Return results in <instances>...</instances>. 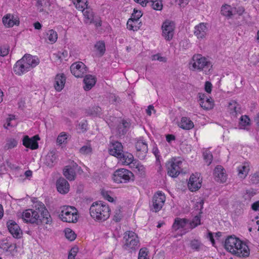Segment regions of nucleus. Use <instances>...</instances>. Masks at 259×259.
I'll return each mask as SVG.
<instances>
[{"label": "nucleus", "instance_id": "nucleus-40", "mask_svg": "<svg viewBox=\"0 0 259 259\" xmlns=\"http://www.w3.org/2000/svg\"><path fill=\"white\" fill-rule=\"evenodd\" d=\"M64 232L66 238L69 241H73L76 237L74 232L69 228L66 229Z\"/></svg>", "mask_w": 259, "mask_h": 259}, {"label": "nucleus", "instance_id": "nucleus-20", "mask_svg": "<svg viewBox=\"0 0 259 259\" xmlns=\"http://www.w3.org/2000/svg\"><path fill=\"white\" fill-rule=\"evenodd\" d=\"M213 175L215 180L218 182L224 183L227 180L225 170L221 165H217L215 167Z\"/></svg>", "mask_w": 259, "mask_h": 259}, {"label": "nucleus", "instance_id": "nucleus-33", "mask_svg": "<svg viewBox=\"0 0 259 259\" xmlns=\"http://www.w3.org/2000/svg\"><path fill=\"white\" fill-rule=\"evenodd\" d=\"M122 162L126 165H129L132 163L134 160L133 155L129 153H123L121 154V157H118Z\"/></svg>", "mask_w": 259, "mask_h": 259}, {"label": "nucleus", "instance_id": "nucleus-59", "mask_svg": "<svg viewBox=\"0 0 259 259\" xmlns=\"http://www.w3.org/2000/svg\"><path fill=\"white\" fill-rule=\"evenodd\" d=\"M181 7H185L189 3V0H176Z\"/></svg>", "mask_w": 259, "mask_h": 259}, {"label": "nucleus", "instance_id": "nucleus-46", "mask_svg": "<svg viewBox=\"0 0 259 259\" xmlns=\"http://www.w3.org/2000/svg\"><path fill=\"white\" fill-rule=\"evenodd\" d=\"M142 13H141V11L134 9L133 13L132 14L131 17L130 19H132V20L139 21L140 18L142 17Z\"/></svg>", "mask_w": 259, "mask_h": 259}, {"label": "nucleus", "instance_id": "nucleus-1", "mask_svg": "<svg viewBox=\"0 0 259 259\" xmlns=\"http://www.w3.org/2000/svg\"><path fill=\"white\" fill-rule=\"evenodd\" d=\"M34 207V209H27L23 212L22 219L25 223L39 225L52 222V218L44 203L38 202Z\"/></svg>", "mask_w": 259, "mask_h": 259}, {"label": "nucleus", "instance_id": "nucleus-47", "mask_svg": "<svg viewBox=\"0 0 259 259\" xmlns=\"http://www.w3.org/2000/svg\"><path fill=\"white\" fill-rule=\"evenodd\" d=\"M92 148L90 145H85L79 149V152L82 154L87 155L91 153Z\"/></svg>", "mask_w": 259, "mask_h": 259}, {"label": "nucleus", "instance_id": "nucleus-7", "mask_svg": "<svg viewBox=\"0 0 259 259\" xmlns=\"http://www.w3.org/2000/svg\"><path fill=\"white\" fill-rule=\"evenodd\" d=\"M123 240L125 242L124 247L125 249H137L140 246L139 240L137 235L134 232L129 231L124 234Z\"/></svg>", "mask_w": 259, "mask_h": 259}, {"label": "nucleus", "instance_id": "nucleus-34", "mask_svg": "<svg viewBox=\"0 0 259 259\" xmlns=\"http://www.w3.org/2000/svg\"><path fill=\"white\" fill-rule=\"evenodd\" d=\"M72 1L76 8L79 11H82L88 7L87 0H72Z\"/></svg>", "mask_w": 259, "mask_h": 259}, {"label": "nucleus", "instance_id": "nucleus-53", "mask_svg": "<svg viewBox=\"0 0 259 259\" xmlns=\"http://www.w3.org/2000/svg\"><path fill=\"white\" fill-rule=\"evenodd\" d=\"M101 194L103 197L108 201L112 202L114 201L113 198L110 196L108 191L102 190Z\"/></svg>", "mask_w": 259, "mask_h": 259}, {"label": "nucleus", "instance_id": "nucleus-9", "mask_svg": "<svg viewBox=\"0 0 259 259\" xmlns=\"http://www.w3.org/2000/svg\"><path fill=\"white\" fill-rule=\"evenodd\" d=\"M131 126V123L129 120L118 119L115 128V136L119 138L124 137L129 131Z\"/></svg>", "mask_w": 259, "mask_h": 259}, {"label": "nucleus", "instance_id": "nucleus-48", "mask_svg": "<svg viewBox=\"0 0 259 259\" xmlns=\"http://www.w3.org/2000/svg\"><path fill=\"white\" fill-rule=\"evenodd\" d=\"M250 182L252 184H257L259 183V172H256L249 177Z\"/></svg>", "mask_w": 259, "mask_h": 259}, {"label": "nucleus", "instance_id": "nucleus-57", "mask_svg": "<svg viewBox=\"0 0 259 259\" xmlns=\"http://www.w3.org/2000/svg\"><path fill=\"white\" fill-rule=\"evenodd\" d=\"M78 251V248L77 247H72L69 253V255L72 256L73 257H75L77 254V253Z\"/></svg>", "mask_w": 259, "mask_h": 259}, {"label": "nucleus", "instance_id": "nucleus-10", "mask_svg": "<svg viewBox=\"0 0 259 259\" xmlns=\"http://www.w3.org/2000/svg\"><path fill=\"white\" fill-rule=\"evenodd\" d=\"M175 23L170 20H166L161 26L162 35L166 40H170L174 36Z\"/></svg>", "mask_w": 259, "mask_h": 259}, {"label": "nucleus", "instance_id": "nucleus-44", "mask_svg": "<svg viewBox=\"0 0 259 259\" xmlns=\"http://www.w3.org/2000/svg\"><path fill=\"white\" fill-rule=\"evenodd\" d=\"M190 228L193 229L196 227L197 226L200 224V217L196 215L195 216L192 221L189 222Z\"/></svg>", "mask_w": 259, "mask_h": 259}, {"label": "nucleus", "instance_id": "nucleus-50", "mask_svg": "<svg viewBox=\"0 0 259 259\" xmlns=\"http://www.w3.org/2000/svg\"><path fill=\"white\" fill-rule=\"evenodd\" d=\"M9 52V47L7 45H4L0 48V56H6Z\"/></svg>", "mask_w": 259, "mask_h": 259}, {"label": "nucleus", "instance_id": "nucleus-28", "mask_svg": "<svg viewBox=\"0 0 259 259\" xmlns=\"http://www.w3.org/2000/svg\"><path fill=\"white\" fill-rule=\"evenodd\" d=\"M3 23L6 27H11L14 25H18L19 21L14 19V16L10 14H7L3 18Z\"/></svg>", "mask_w": 259, "mask_h": 259}, {"label": "nucleus", "instance_id": "nucleus-2", "mask_svg": "<svg viewBox=\"0 0 259 259\" xmlns=\"http://www.w3.org/2000/svg\"><path fill=\"white\" fill-rule=\"evenodd\" d=\"M226 250L239 257H247L249 255L248 246L235 236H229L225 241Z\"/></svg>", "mask_w": 259, "mask_h": 259}, {"label": "nucleus", "instance_id": "nucleus-27", "mask_svg": "<svg viewBox=\"0 0 259 259\" xmlns=\"http://www.w3.org/2000/svg\"><path fill=\"white\" fill-rule=\"evenodd\" d=\"M85 18V23L92 24L94 23V14L93 10L90 7H87L85 9L81 11Z\"/></svg>", "mask_w": 259, "mask_h": 259}, {"label": "nucleus", "instance_id": "nucleus-37", "mask_svg": "<svg viewBox=\"0 0 259 259\" xmlns=\"http://www.w3.org/2000/svg\"><path fill=\"white\" fill-rule=\"evenodd\" d=\"M101 108L98 106H93L86 110V114L88 115L96 116L100 113Z\"/></svg>", "mask_w": 259, "mask_h": 259}, {"label": "nucleus", "instance_id": "nucleus-60", "mask_svg": "<svg viewBox=\"0 0 259 259\" xmlns=\"http://www.w3.org/2000/svg\"><path fill=\"white\" fill-rule=\"evenodd\" d=\"M111 101L113 104H117L119 103L120 100V98L118 96H116L115 95H112L110 97Z\"/></svg>", "mask_w": 259, "mask_h": 259}, {"label": "nucleus", "instance_id": "nucleus-17", "mask_svg": "<svg viewBox=\"0 0 259 259\" xmlns=\"http://www.w3.org/2000/svg\"><path fill=\"white\" fill-rule=\"evenodd\" d=\"M109 153L111 155L117 158L121 157L123 152V146L121 143L118 141H112L110 143Z\"/></svg>", "mask_w": 259, "mask_h": 259}, {"label": "nucleus", "instance_id": "nucleus-56", "mask_svg": "<svg viewBox=\"0 0 259 259\" xmlns=\"http://www.w3.org/2000/svg\"><path fill=\"white\" fill-rule=\"evenodd\" d=\"M212 84L210 82L207 81L205 83V91L208 93H210L212 91Z\"/></svg>", "mask_w": 259, "mask_h": 259}, {"label": "nucleus", "instance_id": "nucleus-36", "mask_svg": "<svg viewBox=\"0 0 259 259\" xmlns=\"http://www.w3.org/2000/svg\"><path fill=\"white\" fill-rule=\"evenodd\" d=\"M48 36V39L51 42V44L55 43L58 38V34L57 32L53 29L48 30L46 32Z\"/></svg>", "mask_w": 259, "mask_h": 259}, {"label": "nucleus", "instance_id": "nucleus-23", "mask_svg": "<svg viewBox=\"0 0 259 259\" xmlns=\"http://www.w3.org/2000/svg\"><path fill=\"white\" fill-rule=\"evenodd\" d=\"M57 157L55 151H50L46 156L45 164L50 167H53L57 162Z\"/></svg>", "mask_w": 259, "mask_h": 259}, {"label": "nucleus", "instance_id": "nucleus-55", "mask_svg": "<svg viewBox=\"0 0 259 259\" xmlns=\"http://www.w3.org/2000/svg\"><path fill=\"white\" fill-rule=\"evenodd\" d=\"M121 219V214L120 209H116L114 215L113 220L116 222H119Z\"/></svg>", "mask_w": 259, "mask_h": 259}, {"label": "nucleus", "instance_id": "nucleus-19", "mask_svg": "<svg viewBox=\"0 0 259 259\" xmlns=\"http://www.w3.org/2000/svg\"><path fill=\"white\" fill-rule=\"evenodd\" d=\"M56 187L57 191L62 194L67 193L70 189L68 181L64 178H60L57 180Z\"/></svg>", "mask_w": 259, "mask_h": 259}, {"label": "nucleus", "instance_id": "nucleus-49", "mask_svg": "<svg viewBox=\"0 0 259 259\" xmlns=\"http://www.w3.org/2000/svg\"><path fill=\"white\" fill-rule=\"evenodd\" d=\"M146 248H141L139 252L138 259H149L147 257V251Z\"/></svg>", "mask_w": 259, "mask_h": 259}, {"label": "nucleus", "instance_id": "nucleus-43", "mask_svg": "<svg viewBox=\"0 0 259 259\" xmlns=\"http://www.w3.org/2000/svg\"><path fill=\"white\" fill-rule=\"evenodd\" d=\"M203 158L205 162L207 163V165L211 164L212 160V155L210 152L206 151L203 153Z\"/></svg>", "mask_w": 259, "mask_h": 259}, {"label": "nucleus", "instance_id": "nucleus-22", "mask_svg": "<svg viewBox=\"0 0 259 259\" xmlns=\"http://www.w3.org/2000/svg\"><path fill=\"white\" fill-rule=\"evenodd\" d=\"M23 58H24V61L26 62L28 67L30 70L35 67L39 63V59L36 56H32L30 54H25Z\"/></svg>", "mask_w": 259, "mask_h": 259}, {"label": "nucleus", "instance_id": "nucleus-30", "mask_svg": "<svg viewBox=\"0 0 259 259\" xmlns=\"http://www.w3.org/2000/svg\"><path fill=\"white\" fill-rule=\"evenodd\" d=\"M189 221L186 219L177 218L175 219L172 228L176 231L181 228H184L189 223Z\"/></svg>", "mask_w": 259, "mask_h": 259}, {"label": "nucleus", "instance_id": "nucleus-12", "mask_svg": "<svg viewBox=\"0 0 259 259\" xmlns=\"http://www.w3.org/2000/svg\"><path fill=\"white\" fill-rule=\"evenodd\" d=\"M165 201V196L164 193L158 191L153 197L152 206L153 211H159L163 207Z\"/></svg>", "mask_w": 259, "mask_h": 259}, {"label": "nucleus", "instance_id": "nucleus-8", "mask_svg": "<svg viewBox=\"0 0 259 259\" xmlns=\"http://www.w3.org/2000/svg\"><path fill=\"white\" fill-rule=\"evenodd\" d=\"M134 175L130 170L121 168L116 170L113 176L114 181L117 183H126L131 180H134Z\"/></svg>", "mask_w": 259, "mask_h": 259}, {"label": "nucleus", "instance_id": "nucleus-39", "mask_svg": "<svg viewBox=\"0 0 259 259\" xmlns=\"http://www.w3.org/2000/svg\"><path fill=\"white\" fill-rule=\"evenodd\" d=\"M248 165L245 164L241 165L238 168V175L241 178H245L249 171Z\"/></svg>", "mask_w": 259, "mask_h": 259}, {"label": "nucleus", "instance_id": "nucleus-51", "mask_svg": "<svg viewBox=\"0 0 259 259\" xmlns=\"http://www.w3.org/2000/svg\"><path fill=\"white\" fill-rule=\"evenodd\" d=\"M240 124L245 126L249 124L250 119L247 115L242 116L240 118Z\"/></svg>", "mask_w": 259, "mask_h": 259}, {"label": "nucleus", "instance_id": "nucleus-32", "mask_svg": "<svg viewBox=\"0 0 259 259\" xmlns=\"http://www.w3.org/2000/svg\"><path fill=\"white\" fill-rule=\"evenodd\" d=\"M138 21L129 19L127 22V28L130 30L137 31L141 26V22L138 23Z\"/></svg>", "mask_w": 259, "mask_h": 259}, {"label": "nucleus", "instance_id": "nucleus-64", "mask_svg": "<svg viewBox=\"0 0 259 259\" xmlns=\"http://www.w3.org/2000/svg\"><path fill=\"white\" fill-rule=\"evenodd\" d=\"M246 194L248 195L249 198H251V197L253 196L255 194V193L252 190H246Z\"/></svg>", "mask_w": 259, "mask_h": 259}, {"label": "nucleus", "instance_id": "nucleus-18", "mask_svg": "<svg viewBox=\"0 0 259 259\" xmlns=\"http://www.w3.org/2000/svg\"><path fill=\"white\" fill-rule=\"evenodd\" d=\"M39 140L38 135H35L30 138L28 136H25L23 139V145L27 148L32 150L36 149L38 147V144L37 142Z\"/></svg>", "mask_w": 259, "mask_h": 259}, {"label": "nucleus", "instance_id": "nucleus-52", "mask_svg": "<svg viewBox=\"0 0 259 259\" xmlns=\"http://www.w3.org/2000/svg\"><path fill=\"white\" fill-rule=\"evenodd\" d=\"M201 245L200 242L197 240H193L191 241L190 246L192 249L198 250Z\"/></svg>", "mask_w": 259, "mask_h": 259}, {"label": "nucleus", "instance_id": "nucleus-25", "mask_svg": "<svg viewBox=\"0 0 259 259\" xmlns=\"http://www.w3.org/2000/svg\"><path fill=\"white\" fill-rule=\"evenodd\" d=\"M66 77L64 74H57L55 78L54 88L58 91H61L64 87Z\"/></svg>", "mask_w": 259, "mask_h": 259}, {"label": "nucleus", "instance_id": "nucleus-21", "mask_svg": "<svg viewBox=\"0 0 259 259\" xmlns=\"http://www.w3.org/2000/svg\"><path fill=\"white\" fill-rule=\"evenodd\" d=\"M207 23H200L194 27V34L198 39H202L205 37L207 34Z\"/></svg>", "mask_w": 259, "mask_h": 259}, {"label": "nucleus", "instance_id": "nucleus-15", "mask_svg": "<svg viewBox=\"0 0 259 259\" xmlns=\"http://www.w3.org/2000/svg\"><path fill=\"white\" fill-rule=\"evenodd\" d=\"M30 69L24 61V58H22L16 62L13 67L14 72L19 75H22L30 71Z\"/></svg>", "mask_w": 259, "mask_h": 259}, {"label": "nucleus", "instance_id": "nucleus-26", "mask_svg": "<svg viewBox=\"0 0 259 259\" xmlns=\"http://www.w3.org/2000/svg\"><path fill=\"white\" fill-rule=\"evenodd\" d=\"M83 82L84 86L83 88L85 91L90 90L95 84L96 80V78L92 75H85Z\"/></svg>", "mask_w": 259, "mask_h": 259}, {"label": "nucleus", "instance_id": "nucleus-5", "mask_svg": "<svg viewBox=\"0 0 259 259\" xmlns=\"http://www.w3.org/2000/svg\"><path fill=\"white\" fill-rule=\"evenodd\" d=\"M60 218L65 222L75 223L77 221V211L73 206H64L61 207Z\"/></svg>", "mask_w": 259, "mask_h": 259}, {"label": "nucleus", "instance_id": "nucleus-63", "mask_svg": "<svg viewBox=\"0 0 259 259\" xmlns=\"http://www.w3.org/2000/svg\"><path fill=\"white\" fill-rule=\"evenodd\" d=\"M208 238L209 239L213 246H214L215 241L213 238V234L211 232H209L208 234Z\"/></svg>", "mask_w": 259, "mask_h": 259}, {"label": "nucleus", "instance_id": "nucleus-24", "mask_svg": "<svg viewBox=\"0 0 259 259\" xmlns=\"http://www.w3.org/2000/svg\"><path fill=\"white\" fill-rule=\"evenodd\" d=\"M222 15L226 17L228 19H231L236 14L237 9L232 7L228 5L222 6L221 11Z\"/></svg>", "mask_w": 259, "mask_h": 259}, {"label": "nucleus", "instance_id": "nucleus-38", "mask_svg": "<svg viewBox=\"0 0 259 259\" xmlns=\"http://www.w3.org/2000/svg\"><path fill=\"white\" fill-rule=\"evenodd\" d=\"M150 2L152 8L156 11H161L163 8L162 0H148Z\"/></svg>", "mask_w": 259, "mask_h": 259}, {"label": "nucleus", "instance_id": "nucleus-14", "mask_svg": "<svg viewBox=\"0 0 259 259\" xmlns=\"http://www.w3.org/2000/svg\"><path fill=\"white\" fill-rule=\"evenodd\" d=\"M199 176L198 173L191 175L188 183V187L191 192H195L201 188L202 179Z\"/></svg>", "mask_w": 259, "mask_h": 259}, {"label": "nucleus", "instance_id": "nucleus-61", "mask_svg": "<svg viewBox=\"0 0 259 259\" xmlns=\"http://www.w3.org/2000/svg\"><path fill=\"white\" fill-rule=\"evenodd\" d=\"M14 119V116H13V117H10L7 119L6 123L4 125L5 127L6 128H8L9 126H13V125L11 124V121Z\"/></svg>", "mask_w": 259, "mask_h": 259}, {"label": "nucleus", "instance_id": "nucleus-45", "mask_svg": "<svg viewBox=\"0 0 259 259\" xmlns=\"http://www.w3.org/2000/svg\"><path fill=\"white\" fill-rule=\"evenodd\" d=\"M67 135L65 133H61L57 137V142L59 145L66 143Z\"/></svg>", "mask_w": 259, "mask_h": 259}, {"label": "nucleus", "instance_id": "nucleus-31", "mask_svg": "<svg viewBox=\"0 0 259 259\" xmlns=\"http://www.w3.org/2000/svg\"><path fill=\"white\" fill-rule=\"evenodd\" d=\"M179 126L184 130H190L194 127L193 122L188 118L183 117L179 124Z\"/></svg>", "mask_w": 259, "mask_h": 259}, {"label": "nucleus", "instance_id": "nucleus-35", "mask_svg": "<svg viewBox=\"0 0 259 259\" xmlns=\"http://www.w3.org/2000/svg\"><path fill=\"white\" fill-rule=\"evenodd\" d=\"M17 144L18 142L15 139L13 138L7 139L6 140V143L4 146V149L6 150L11 149L16 147Z\"/></svg>", "mask_w": 259, "mask_h": 259}, {"label": "nucleus", "instance_id": "nucleus-54", "mask_svg": "<svg viewBox=\"0 0 259 259\" xmlns=\"http://www.w3.org/2000/svg\"><path fill=\"white\" fill-rule=\"evenodd\" d=\"M152 60H158L160 62H165L166 61V58L160 56L159 54H157L152 56Z\"/></svg>", "mask_w": 259, "mask_h": 259}, {"label": "nucleus", "instance_id": "nucleus-16", "mask_svg": "<svg viewBox=\"0 0 259 259\" xmlns=\"http://www.w3.org/2000/svg\"><path fill=\"white\" fill-rule=\"evenodd\" d=\"M7 227L9 232L15 238H20L22 235V231L19 225L13 220H9L7 222Z\"/></svg>", "mask_w": 259, "mask_h": 259}, {"label": "nucleus", "instance_id": "nucleus-58", "mask_svg": "<svg viewBox=\"0 0 259 259\" xmlns=\"http://www.w3.org/2000/svg\"><path fill=\"white\" fill-rule=\"evenodd\" d=\"M136 168L141 173V175L145 174V167L144 166L140 164H138L136 167Z\"/></svg>", "mask_w": 259, "mask_h": 259}, {"label": "nucleus", "instance_id": "nucleus-6", "mask_svg": "<svg viewBox=\"0 0 259 259\" xmlns=\"http://www.w3.org/2000/svg\"><path fill=\"white\" fill-rule=\"evenodd\" d=\"M182 161L179 158H172L166 163L168 176L176 178L182 171Z\"/></svg>", "mask_w": 259, "mask_h": 259}, {"label": "nucleus", "instance_id": "nucleus-41", "mask_svg": "<svg viewBox=\"0 0 259 259\" xmlns=\"http://www.w3.org/2000/svg\"><path fill=\"white\" fill-rule=\"evenodd\" d=\"M199 97L200 99V105L201 106V107L203 108L204 109H209L211 108L212 105L210 103H208V105H206L204 104V101L205 99H206V96L204 94H201L199 93Z\"/></svg>", "mask_w": 259, "mask_h": 259}, {"label": "nucleus", "instance_id": "nucleus-62", "mask_svg": "<svg viewBox=\"0 0 259 259\" xmlns=\"http://www.w3.org/2000/svg\"><path fill=\"white\" fill-rule=\"evenodd\" d=\"M251 208L254 210H257L259 208V201L254 202L251 205Z\"/></svg>", "mask_w": 259, "mask_h": 259}, {"label": "nucleus", "instance_id": "nucleus-3", "mask_svg": "<svg viewBox=\"0 0 259 259\" xmlns=\"http://www.w3.org/2000/svg\"><path fill=\"white\" fill-rule=\"evenodd\" d=\"M91 217L96 221L104 222L110 215V209L105 202L99 201L93 202L90 208Z\"/></svg>", "mask_w": 259, "mask_h": 259}, {"label": "nucleus", "instance_id": "nucleus-42", "mask_svg": "<svg viewBox=\"0 0 259 259\" xmlns=\"http://www.w3.org/2000/svg\"><path fill=\"white\" fill-rule=\"evenodd\" d=\"M95 48L99 52L101 56L103 55L105 51V45L103 41L97 42L95 45Z\"/></svg>", "mask_w": 259, "mask_h": 259}, {"label": "nucleus", "instance_id": "nucleus-4", "mask_svg": "<svg viewBox=\"0 0 259 259\" xmlns=\"http://www.w3.org/2000/svg\"><path fill=\"white\" fill-rule=\"evenodd\" d=\"M189 65L191 66L190 69L199 71L204 70L205 74L210 73L212 67L210 61L200 54H194L193 56Z\"/></svg>", "mask_w": 259, "mask_h": 259}, {"label": "nucleus", "instance_id": "nucleus-13", "mask_svg": "<svg viewBox=\"0 0 259 259\" xmlns=\"http://www.w3.org/2000/svg\"><path fill=\"white\" fill-rule=\"evenodd\" d=\"M135 147L137 150V156L140 159L143 160L146 156L148 152V145L145 142L143 138H140L135 143Z\"/></svg>", "mask_w": 259, "mask_h": 259}, {"label": "nucleus", "instance_id": "nucleus-29", "mask_svg": "<svg viewBox=\"0 0 259 259\" xmlns=\"http://www.w3.org/2000/svg\"><path fill=\"white\" fill-rule=\"evenodd\" d=\"M63 175L69 181L74 180L76 176L74 169L70 165L66 166L64 168Z\"/></svg>", "mask_w": 259, "mask_h": 259}, {"label": "nucleus", "instance_id": "nucleus-11", "mask_svg": "<svg viewBox=\"0 0 259 259\" xmlns=\"http://www.w3.org/2000/svg\"><path fill=\"white\" fill-rule=\"evenodd\" d=\"M70 71L76 77H82L87 72V67L83 63L78 62L71 65Z\"/></svg>", "mask_w": 259, "mask_h": 259}]
</instances>
